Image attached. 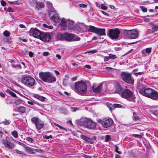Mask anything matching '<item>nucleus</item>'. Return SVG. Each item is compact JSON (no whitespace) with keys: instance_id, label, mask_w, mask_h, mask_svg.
<instances>
[{"instance_id":"obj_62","label":"nucleus","mask_w":158,"mask_h":158,"mask_svg":"<svg viewBox=\"0 0 158 158\" xmlns=\"http://www.w3.org/2000/svg\"><path fill=\"white\" fill-rule=\"evenodd\" d=\"M7 10L9 11V12H12L13 11V10L12 9V8L10 7H9L8 8Z\"/></svg>"},{"instance_id":"obj_44","label":"nucleus","mask_w":158,"mask_h":158,"mask_svg":"<svg viewBox=\"0 0 158 158\" xmlns=\"http://www.w3.org/2000/svg\"><path fill=\"white\" fill-rule=\"evenodd\" d=\"M140 8L143 12H146L147 11V9L146 7H144L143 6H140Z\"/></svg>"},{"instance_id":"obj_21","label":"nucleus","mask_w":158,"mask_h":158,"mask_svg":"<svg viewBox=\"0 0 158 158\" xmlns=\"http://www.w3.org/2000/svg\"><path fill=\"white\" fill-rule=\"evenodd\" d=\"M67 26L70 30H73L75 27L74 22L69 19H67Z\"/></svg>"},{"instance_id":"obj_12","label":"nucleus","mask_w":158,"mask_h":158,"mask_svg":"<svg viewBox=\"0 0 158 158\" xmlns=\"http://www.w3.org/2000/svg\"><path fill=\"white\" fill-rule=\"evenodd\" d=\"M65 36L64 40L68 41H77L80 40V38L78 37L74 36L73 34L66 33H64Z\"/></svg>"},{"instance_id":"obj_43","label":"nucleus","mask_w":158,"mask_h":158,"mask_svg":"<svg viewBox=\"0 0 158 158\" xmlns=\"http://www.w3.org/2000/svg\"><path fill=\"white\" fill-rule=\"evenodd\" d=\"M43 25L44 27L47 28L49 29H52L53 28V26L51 25L48 26L45 24H43Z\"/></svg>"},{"instance_id":"obj_51","label":"nucleus","mask_w":158,"mask_h":158,"mask_svg":"<svg viewBox=\"0 0 158 158\" xmlns=\"http://www.w3.org/2000/svg\"><path fill=\"white\" fill-rule=\"evenodd\" d=\"M9 94L11 96H12L14 97H16L15 94L11 91H10L9 92Z\"/></svg>"},{"instance_id":"obj_11","label":"nucleus","mask_w":158,"mask_h":158,"mask_svg":"<svg viewBox=\"0 0 158 158\" xmlns=\"http://www.w3.org/2000/svg\"><path fill=\"white\" fill-rule=\"evenodd\" d=\"M29 3L31 6H33L36 9H40L43 8L44 4L40 2L37 1L36 0H30Z\"/></svg>"},{"instance_id":"obj_49","label":"nucleus","mask_w":158,"mask_h":158,"mask_svg":"<svg viewBox=\"0 0 158 158\" xmlns=\"http://www.w3.org/2000/svg\"><path fill=\"white\" fill-rule=\"evenodd\" d=\"M15 152L17 153H18L19 154L25 155V154L24 152H23L21 151H19L18 149H16L15 150Z\"/></svg>"},{"instance_id":"obj_33","label":"nucleus","mask_w":158,"mask_h":158,"mask_svg":"<svg viewBox=\"0 0 158 158\" xmlns=\"http://www.w3.org/2000/svg\"><path fill=\"white\" fill-rule=\"evenodd\" d=\"M18 110L21 113H24L25 111V108L23 106H20L18 108Z\"/></svg>"},{"instance_id":"obj_9","label":"nucleus","mask_w":158,"mask_h":158,"mask_svg":"<svg viewBox=\"0 0 158 158\" xmlns=\"http://www.w3.org/2000/svg\"><path fill=\"white\" fill-rule=\"evenodd\" d=\"M121 76L122 79L128 83L133 84L134 80L130 74L127 72H122Z\"/></svg>"},{"instance_id":"obj_55","label":"nucleus","mask_w":158,"mask_h":158,"mask_svg":"<svg viewBox=\"0 0 158 158\" xmlns=\"http://www.w3.org/2000/svg\"><path fill=\"white\" fill-rule=\"evenodd\" d=\"M133 136L137 138H141V135H139L134 134L133 135Z\"/></svg>"},{"instance_id":"obj_25","label":"nucleus","mask_w":158,"mask_h":158,"mask_svg":"<svg viewBox=\"0 0 158 158\" xmlns=\"http://www.w3.org/2000/svg\"><path fill=\"white\" fill-rule=\"evenodd\" d=\"M115 92L117 93H119L122 91V88L121 87L120 85L117 83L116 84L115 86Z\"/></svg>"},{"instance_id":"obj_48","label":"nucleus","mask_w":158,"mask_h":158,"mask_svg":"<svg viewBox=\"0 0 158 158\" xmlns=\"http://www.w3.org/2000/svg\"><path fill=\"white\" fill-rule=\"evenodd\" d=\"M109 57L110 59H115L116 58V56L115 55L110 54L109 55Z\"/></svg>"},{"instance_id":"obj_61","label":"nucleus","mask_w":158,"mask_h":158,"mask_svg":"<svg viewBox=\"0 0 158 158\" xmlns=\"http://www.w3.org/2000/svg\"><path fill=\"white\" fill-rule=\"evenodd\" d=\"M95 4H96V6L97 7H98L99 8H100V7L101 5H100V4L99 3H98V2H96Z\"/></svg>"},{"instance_id":"obj_29","label":"nucleus","mask_w":158,"mask_h":158,"mask_svg":"<svg viewBox=\"0 0 158 158\" xmlns=\"http://www.w3.org/2000/svg\"><path fill=\"white\" fill-rule=\"evenodd\" d=\"M57 38L60 40H64L65 39L64 33L62 34L60 33H58L57 35Z\"/></svg>"},{"instance_id":"obj_50","label":"nucleus","mask_w":158,"mask_h":158,"mask_svg":"<svg viewBox=\"0 0 158 158\" xmlns=\"http://www.w3.org/2000/svg\"><path fill=\"white\" fill-rule=\"evenodd\" d=\"M79 5L80 7L82 8H85L87 7V5L84 4L82 3L79 4Z\"/></svg>"},{"instance_id":"obj_18","label":"nucleus","mask_w":158,"mask_h":158,"mask_svg":"<svg viewBox=\"0 0 158 158\" xmlns=\"http://www.w3.org/2000/svg\"><path fill=\"white\" fill-rule=\"evenodd\" d=\"M148 98L155 100H158V92L152 89Z\"/></svg>"},{"instance_id":"obj_53","label":"nucleus","mask_w":158,"mask_h":158,"mask_svg":"<svg viewBox=\"0 0 158 158\" xmlns=\"http://www.w3.org/2000/svg\"><path fill=\"white\" fill-rule=\"evenodd\" d=\"M54 124L56 125V126L59 127L60 129H64V128L62 127L61 126L59 125L58 124H56V123H54Z\"/></svg>"},{"instance_id":"obj_52","label":"nucleus","mask_w":158,"mask_h":158,"mask_svg":"<svg viewBox=\"0 0 158 158\" xmlns=\"http://www.w3.org/2000/svg\"><path fill=\"white\" fill-rule=\"evenodd\" d=\"M52 135H50L49 136H45L44 137V138L46 139H48L50 138H52Z\"/></svg>"},{"instance_id":"obj_22","label":"nucleus","mask_w":158,"mask_h":158,"mask_svg":"<svg viewBox=\"0 0 158 158\" xmlns=\"http://www.w3.org/2000/svg\"><path fill=\"white\" fill-rule=\"evenodd\" d=\"M105 31L106 30L104 28H97L95 33L100 36L105 35Z\"/></svg>"},{"instance_id":"obj_41","label":"nucleus","mask_w":158,"mask_h":158,"mask_svg":"<svg viewBox=\"0 0 158 158\" xmlns=\"http://www.w3.org/2000/svg\"><path fill=\"white\" fill-rule=\"evenodd\" d=\"M11 66L13 68H18L19 69H21V66L20 64H13L11 65Z\"/></svg>"},{"instance_id":"obj_20","label":"nucleus","mask_w":158,"mask_h":158,"mask_svg":"<svg viewBox=\"0 0 158 158\" xmlns=\"http://www.w3.org/2000/svg\"><path fill=\"white\" fill-rule=\"evenodd\" d=\"M102 89V84H100L98 85L94 84L92 87V90L95 93L100 92Z\"/></svg>"},{"instance_id":"obj_15","label":"nucleus","mask_w":158,"mask_h":158,"mask_svg":"<svg viewBox=\"0 0 158 158\" xmlns=\"http://www.w3.org/2000/svg\"><path fill=\"white\" fill-rule=\"evenodd\" d=\"M81 138L86 142L90 143H93L94 141L96 139V137L95 136H93L92 137H89L86 135H80Z\"/></svg>"},{"instance_id":"obj_60","label":"nucleus","mask_w":158,"mask_h":158,"mask_svg":"<svg viewBox=\"0 0 158 158\" xmlns=\"http://www.w3.org/2000/svg\"><path fill=\"white\" fill-rule=\"evenodd\" d=\"M70 109L71 110L72 112L75 111L76 110V109L75 108V107H71L70 108Z\"/></svg>"},{"instance_id":"obj_32","label":"nucleus","mask_w":158,"mask_h":158,"mask_svg":"<svg viewBox=\"0 0 158 158\" xmlns=\"http://www.w3.org/2000/svg\"><path fill=\"white\" fill-rule=\"evenodd\" d=\"M31 121L34 123L35 125L37 124L39 121V119L37 117H33L31 119Z\"/></svg>"},{"instance_id":"obj_26","label":"nucleus","mask_w":158,"mask_h":158,"mask_svg":"<svg viewBox=\"0 0 158 158\" xmlns=\"http://www.w3.org/2000/svg\"><path fill=\"white\" fill-rule=\"evenodd\" d=\"M97 27H95L93 26H89L87 28V30L88 31L95 33Z\"/></svg>"},{"instance_id":"obj_7","label":"nucleus","mask_w":158,"mask_h":158,"mask_svg":"<svg viewBox=\"0 0 158 158\" xmlns=\"http://www.w3.org/2000/svg\"><path fill=\"white\" fill-rule=\"evenodd\" d=\"M124 32L126 36L130 39H135L139 36L138 31L136 29L129 30L125 29Z\"/></svg>"},{"instance_id":"obj_57","label":"nucleus","mask_w":158,"mask_h":158,"mask_svg":"<svg viewBox=\"0 0 158 158\" xmlns=\"http://www.w3.org/2000/svg\"><path fill=\"white\" fill-rule=\"evenodd\" d=\"M49 53L48 52H44L43 53V55L44 56H47L49 55Z\"/></svg>"},{"instance_id":"obj_8","label":"nucleus","mask_w":158,"mask_h":158,"mask_svg":"<svg viewBox=\"0 0 158 158\" xmlns=\"http://www.w3.org/2000/svg\"><path fill=\"white\" fill-rule=\"evenodd\" d=\"M81 122L82 123L81 125L89 129H94L96 126V123L90 119H85L81 120Z\"/></svg>"},{"instance_id":"obj_4","label":"nucleus","mask_w":158,"mask_h":158,"mask_svg":"<svg viewBox=\"0 0 158 158\" xmlns=\"http://www.w3.org/2000/svg\"><path fill=\"white\" fill-rule=\"evenodd\" d=\"M121 97L131 102L134 101L135 98V96L133 95L132 92L128 89H125L122 92Z\"/></svg>"},{"instance_id":"obj_64","label":"nucleus","mask_w":158,"mask_h":158,"mask_svg":"<svg viewBox=\"0 0 158 158\" xmlns=\"http://www.w3.org/2000/svg\"><path fill=\"white\" fill-rule=\"evenodd\" d=\"M84 157L85 158H91V157L89 156H88L85 155H84Z\"/></svg>"},{"instance_id":"obj_38","label":"nucleus","mask_w":158,"mask_h":158,"mask_svg":"<svg viewBox=\"0 0 158 158\" xmlns=\"http://www.w3.org/2000/svg\"><path fill=\"white\" fill-rule=\"evenodd\" d=\"M22 102V101L19 99L16 100L15 102V104L16 105L21 104Z\"/></svg>"},{"instance_id":"obj_54","label":"nucleus","mask_w":158,"mask_h":158,"mask_svg":"<svg viewBox=\"0 0 158 158\" xmlns=\"http://www.w3.org/2000/svg\"><path fill=\"white\" fill-rule=\"evenodd\" d=\"M96 52H97V50H93L88 51L87 52L88 53H96Z\"/></svg>"},{"instance_id":"obj_24","label":"nucleus","mask_w":158,"mask_h":158,"mask_svg":"<svg viewBox=\"0 0 158 158\" xmlns=\"http://www.w3.org/2000/svg\"><path fill=\"white\" fill-rule=\"evenodd\" d=\"M151 51V48H147L145 50H143L141 51V53L143 54V56H147L146 54H149Z\"/></svg>"},{"instance_id":"obj_10","label":"nucleus","mask_w":158,"mask_h":158,"mask_svg":"<svg viewBox=\"0 0 158 158\" xmlns=\"http://www.w3.org/2000/svg\"><path fill=\"white\" fill-rule=\"evenodd\" d=\"M12 139L9 137H6L5 139L2 141V143L5 147L10 149H12L14 148V144L11 142Z\"/></svg>"},{"instance_id":"obj_19","label":"nucleus","mask_w":158,"mask_h":158,"mask_svg":"<svg viewBox=\"0 0 158 158\" xmlns=\"http://www.w3.org/2000/svg\"><path fill=\"white\" fill-rule=\"evenodd\" d=\"M152 90V89L148 88L144 89H140L139 92L141 95L148 98Z\"/></svg>"},{"instance_id":"obj_46","label":"nucleus","mask_w":158,"mask_h":158,"mask_svg":"<svg viewBox=\"0 0 158 158\" xmlns=\"http://www.w3.org/2000/svg\"><path fill=\"white\" fill-rule=\"evenodd\" d=\"M111 136L110 135H107L105 136V141L108 142L110 139Z\"/></svg>"},{"instance_id":"obj_6","label":"nucleus","mask_w":158,"mask_h":158,"mask_svg":"<svg viewBox=\"0 0 158 158\" xmlns=\"http://www.w3.org/2000/svg\"><path fill=\"white\" fill-rule=\"evenodd\" d=\"M120 33L118 28L111 29L108 30L107 35L111 39L116 40L119 37Z\"/></svg>"},{"instance_id":"obj_16","label":"nucleus","mask_w":158,"mask_h":158,"mask_svg":"<svg viewBox=\"0 0 158 158\" xmlns=\"http://www.w3.org/2000/svg\"><path fill=\"white\" fill-rule=\"evenodd\" d=\"M39 39L45 42H48L51 37L49 33L42 32Z\"/></svg>"},{"instance_id":"obj_35","label":"nucleus","mask_w":158,"mask_h":158,"mask_svg":"<svg viewBox=\"0 0 158 158\" xmlns=\"http://www.w3.org/2000/svg\"><path fill=\"white\" fill-rule=\"evenodd\" d=\"M11 134L15 138H17L18 137L17 132L16 131H12Z\"/></svg>"},{"instance_id":"obj_37","label":"nucleus","mask_w":158,"mask_h":158,"mask_svg":"<svg viewBox=\"0 0 158 158\" xmlns=\"http://www.w3.org/2000/svg\"><path fill=\"white\" fill-rule=\"evenodd\" d=\"M112 108L114 109L115 108L117 107H122V105L120 104H114L112 106Z\"/></svg>"},{"instance_id":"obj_3","label":"nucleus","mask_w":158,"mask_h":158,"mask_svg":"<svg viewBox=\"0 0 158 158\" xmlns=\"http://www.w3.org/2000/svg\"><path fill=\"white\" fill-rule=\"evenodd\" d=\"M74 90L77 93L83 94L86 91L87 86L86 84L82 81L76 82L74 84Z\"/></svg>"},{"instance_id":"obj_5","label":"nucleus","mask_w":158,"mask_h":158,"mask_svg":"<svg viewBox=\"0 0 158 158\" xmlns=\"http://www.w3.org/2000/svg\"><path fill=\"white\" fill-rule=\"evenodd\" d=\"M22 82L27 86L31 87L33 86L35 84V81L32 77L26 76L22 78Z\"/></svg>"},{"instance_id":"obj_36","label":"nucleus","mask_w":158,"mask_h":158,"mask_svg":"<svg viewBox=\"0 0 158 158\" xmlns=\"http://www.w3.org/2000/svg\"><path fill=\"white\" fill-rule=\"evenodd\" d=\"M10 121L9 120H7L6 119H5L2 123H3L5 125H8L10 124Z\"/></svg>"},{"instance_id":"obj_42","label":"nucleus","mask_w":158,"mask_h":158,"mask_svg":"<svg viewBox=\"0 0 158 158\" xmlns=\"http://www.w3.org/2000/svg\"><path fill=\"white\" fill-rule=\"evenodd\" d=\"M101 9L103 10H106L107 9V7L104 4L101 5Z\"/></svg>"},{"instance_id":"obj_56","label":"nucleus","mask_w":158,"mask_h":158,"mask_svg":"<svg viewBox=\"0 0 158 158\" xmlns=\"http://www.w3.org/2000/svg\"><path fill=\"white\" fill-rule=\"evenodd\" d=\"M1 4L2 6H5L6 4V2L3 0H2L1 2Z\"/></svg>"},{"instance_id":"obj_2","label":"nucleus","mask_w":158,"mask_h":158,"mask_svg":"<svg viewBox=\"0 0 158 158\" xmlns=\"http://www.w3.org/2000/svg\"><path fill=\"white\" fill-rule=\"evenodd\" d=\"M47 4L49 8L48 10L49 16L51 19L56 23L59 22L60 20L54 9L53 8L52 3L50 2H48Z\"/></svg>"},{"instance_id":"obj_63","label":"nucleus","mask_w":158,"mask_h":158,"mask_svg":"<svg viewBox=\"0 0 158 158\" xmlns=\"http://www.w3.org/2000/svg\"><path fill=\"white\" fill-rule=\"evenodd\" d=\"M19 27L21 28H25L26 27L23 24H20Z\"/></svg>"},{"instance_id":"obj_30","label":"nucleus","mask_w":158,"mask_h":158,"mask_svg":"<svg viewBox=\"0 0 158 158\" xmlns=\"http://www.w3.org/2000/svg\"><path fill=\"white\" fill-rule=\"evenodd\" d=\"M34 96L35 98L41 101H44L45 98L42 96L39 95L37 94H35Z\"/></svg>"},{"instance_id":"obj_39","label":"nucleus","mask_w":158,"mask_h":158,"mask_svg":"<svg viewBox=\"0 0 158 158\" xmlns=\"http://www.w3.org/2000/svg\"><path fill=\"white\" fill-rule=\"evenodd\" d=\"M112 104H110L109 103H106V106L107 107L109 108V110L111 112H112V107H111V106H112Z\"/></svg>"},{"instance_id":"obj_40","label":"nucleus","mask_w":158,"mask_h":158,"mask_svg":"<svg viewBox=\"0 0 158 158\" xmlns=\"http://www.w3.org/2000/svg\"><path fill=\"white\" fill-rule=\"evenodd\" d=\"M3 34L5 36L8 37L9 36L10 33L8 31H6L3 32Z\"/></svg>"},{"instance_id":"obj_31","label":"nucleus","mask_w":158,"mask_h":158,"mask_svg":"<svg viewBox=\"0 0 158 158\" xmlns=\"http://www.w3.org/2000/svg\"><path fill=\"white\" fill-rule=\"evenodd\" d=\"M140 117L138 115V114L135 112H133V120L134 121H137L140 119Z\"/></svg>"},{"instance_id":"obj_23","label":"nucleus","mask_w":158,"mask_h":158,"mask_svg":"<svg viewBox=\"0 0 158 158\" xmlns=\"http://www.w3.org/2000/svg\"><path fill=\"white\" fill-rule=\"evenodd\" d=\"M67 20H66L65 19H63L60 23V24L62 27V29L64 30L67 27Z\"/></svg>"},{"instance_id":"obj_27","label":"nucleus","mask_w":158,"mask_h":158,"mask_svg":"<svg viewBox=\"0 0 158 158\" xmlns=\"http://www.w3.org/2000/svg\"><path fill=\"white\" fill-rule=\"evenodd\" d=\"M35 126L37 129L40 130L44 127V124L43 123H41V121H40L36 124Z\"/></svg>"},{"instance_id":"obj_47","label":"nucleus","mask_w":158,"mask_h":158,"mask_svg":"<svg viewBox=\"0 0 158 158\" xmlns=\"http://www.w3.org/2000/svg\"><path fill=\"white\" fill-rule=\"evenodd\" d=\"M26 140L28 141L29 142L31 143H33V139L32 138H31L30 137H27L26 138Z\"/></svg>"},{"instance_id":"obj_14","label":"nucleus","mask_w":158,"mask_h":158,"mask_svg":"<svg viewBox=\"0 0 158 158\" xmlns=\"http://www.w3.org/2000/svg\"><path fill=\"white\" fill-rule=\"evenodd\" d=\"M42 32L36 28H31L28 32L29 35L33 37L39 39Z\"/></svg>"},{"instance_id":"obj_28","label":"nucleus","mask_w":158,"mask_h":158,"mask_svg":"<svg viewBox=\"0 0 158 158\" xmlns=\"http://www.w3.org/2000/svg\"><path fill=\"white\" fill-rule=\"evenodd\" d=\"M26 151L30 154H34L35 150L29 147H26Z\"/></svg>"},{"instance_id":"obj_45","label":"nucleus","mask_w":158,"mask_h":158,"mask_svg":"<svg viewBox=\"0 0 158 158\" xmlns=\"http://www.w3.org/2000/svg\"><path fill=\"white\" fill-rule=\"evenodd\" d=\"M115 152L117 153H118L119 154H121V152L120 151H118V146H117L116 145H115Z\"/></svg>"},{"instance_id":"obj_59","label":"nucleus","mask_w":158,"mask_h":158,"mask_svg":"<svg viewBox=\"0 0 158 158\" xmlns=\"http://www.w3.org/2000/svg\"><path fill=\"white\" fill-rule=\"evenodd\" d=\"M29 55L31 57H32L33 56V53L31 52H29Z\"/></svg>"},{"instance_id":"obj_34","label":"nucleus","mask_w":158,"mask_h":158,"mask_svg":"<svg viewBox=\"0 0 158 158\" xmlns=\"http://www.w3.org/2000/svg\"><path fill=\"white\" fill-rule=\"evenodd\" d=\"M152 31L155 32L158 31V25H152Z\"/></svg>"},{"instance_id":"obj_13","label":"nucleus","mask_w":158,"mask_h":158,"mask_svg":"<svg viewBox=\"0 0 158 158\" xmlns=\"http://www.w3.org/2000/svg\"><path fill=\"white\" fill-rule=\"evenodd\" d=\"M98 122L102 124L103 126L105 128L110 127L113 123V120L110 118H106L103 120L99 119Z\"/></svg>"},{"instance_id":"obj_17","label":"nucleus","mask_w":158,"mask_h":158,"mask_svg":"<svg viewBox=\"0 0 158 158\" xmlns=\"http://www.w3.org/2000/svg\"><path fill=\"white\" fill-rule=\"evenodd\" d=\"M148 98L155 100H158V92L152 89Z\"/></svg>"},{"instance_id":"obj_1","label":"nucleus","mask_w":158,"mask_h":158,"mask_svg":"<svg viewBox=\"0 0 158 158\" xmlns=\"http://www.w3.org/2000/svg\"><path fill=\"white\" fill-rule=\"evenodd\" d=\"M39 74L41 79L44 82L53 83L56 80V78L50 72H40Z\"/></svg>"},{"instance_id":"obj_58","label":"nucleus","mask_w":158,"mask_h":158,"mask_svg":"<svg viewBox=\"0 0 158 158\" xmlns=\"http://www.w3.org/2000/svg\"><path fill=\"white\" fill-rule=\"evenodd\" d=\"M110 59V58L109 57V56H106L104 59V61H108Z\"/></svg>"}]
</instances>
